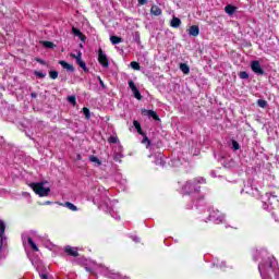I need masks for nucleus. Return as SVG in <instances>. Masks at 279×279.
<instances>
[{"instance_id": "obj_1", "label": "nucleus", "mask_w": 279, "mask_h": 279, "mask_svg": "<svg viewBox=\"0 0 279 279\" xmlns=\"http://www.w3.org/2000/svg\"><path fill=\"white\" fill-rule=\"evenodd\" d=\"M202 179H192L186 181L182 186L183 195H193V193H199L202 190Z\"/></svg>"}, {"instance_id": "obj_2", "label": "nucleus", "mask_w": 279, "mask_h": 279, "mask_svg": "<svg viewBox=\"0 0 279 279\" xmlns=\"http://www.w3.org/2000/svg\"><path fill=\"white\" fill-rule=\"evenodd\" d=\"M29 186L36 195H39V197H47L49 196V193H51V189L45 187V183L43 182L31 183Z\"/></svg>"}, {"instance_id": "obj_3", "label": "nucleus", "mask_w": 279, "mask_h": 279, "mask_svg": "<svg viewBox=\"0 0 279 279\" xmlns=\"http://www.w3.org/2000/svg\"><path fill=\"white\" fill-rule=\"evenodd\" d=\"M98 62L105 69H108V66H110V61L108 60V56L104 53V50L101 48H99L98 50Z\"/></svg>"}, {"instance_id": "obj_4", "label": "nucleus", "mask_w": 279, "mask_h": 279, "mask_svg": "<svg viewBox=\"0 0 279 279\" xmlns=\"http://www.w3.org/2000/svg\"><path fill=\"white\" fill-rule=\"evenodd\" d=\"M251 69L253 71V73H255L256 75H265V70H263V68L260 66L259 61H256V60L252 61Z\"/></svg>"}, {"instance_id": "obj_5", "label": "nucleus", "mask_w": 279, "mask_h": 279, "mask_svg": "<svg viewBox=\"0 0 279 279\" xmlns=\"http://www.w3.org/2000/svg\"><path fill=\"white\" fill-rule=\"evenodd\" d=\"M142 114L148 119H154V121H160V117L154 110L142 109Z\"/></svg>"}, {"instance_id": "obj_6", "label": "nucleus", "mask_w": 279, "mask_h": 279, "mask_svg": "<svg viewBox=\"0 0 279 279\" xmlns=\"http://www.w3.org/2000/svg\"><path fill=\"white\" fill-rule=\"evenodd\" d=\"M76 64H78V66H81V69H83V71L85 73H88V68H86V62H84V60H82V52L81 51L77 52Z\"/></svg>"}, {"instance_id": "obj_7", "label": "nucleus", "mask_w": 279, "mask_h": 279, "mask_svg": "<svg viewBox=\"0 0 279 279\" xmlns=\"http://www.w3.org/2000/svg\"><path fill=\"white\" fill-rule=\"evenodd\" d=\"M150 14H153V16H161L162 15V9H160V7L154 4L150 8Z\"/></svg>"}, {"instance_id": "obj_8", "label": "nucleus", "mask_w": 279, "mask_h": 279, "mask_svg": "<svg viewBox=\"0 0 279 279\" xmlns=\"http://www.w3.org/2000/svg\"><path fill=\"white\" fill-rule=\"evenodd\" d=\"M189 35L194 36V38H196V36H199V26H197V25L190 26Z\"/></svg>"}, {"instance_id": "obj_9", "label": "nucleus", "mask_w": 279, "mask_h": 279, "mask_svg": "<svg viewBox=\"0 0 279 279\" xmlns=\"http://www.w3.org/2000/svg\"><path fill=\"white\" fill-rule=\"evenodd\" d=\"M65 254H68V256H74V258H76V256H80L77 248H73L71 246L65 247Z\"/></svg>"}, {"instance_id": "obj_10", "label": "nucleus", "mask_w": 279, "mask_h": 279, "mask_svg": "<svg viewBox=\"0 0 279 279\" xmlns=\"http://www.w3.org/2000/svg\"><path fill=\"white\" fill-rule=\"evenodd\" d=\"M170 25L174 28L178 29V27H180V25H182V20H180V17L173 16Z\"/></svg>"}, {"instance_id": "obj_11", "label": "nucleus", "mask_w": 279, "mask_h": 279, "mask_svg": "<svg viewBox=\"0 0 279 279\" xmlns=\"http://www.w3.org/2000/svg\"><path fill=\"white\" fill-rule=\"evenodd\" d=\"M59 64H61L66 71H70V73H73V71H75L73 64L66 63V61H59Z\"/></svg>"}, {"instance_id": "obj_12", "label": "nucleus", "mask_w": 279, "mask_h": 279, "mask_svg": "<svg viewBox=\"0 0 279 279\" xmlns=\"http://www.w3.org/2000/svg\"><path fill=\"white\" fill-rule=\"evenodd\" d=\"M179 69L184 75H189V73H191V68L186 63H180Z\"/></svg>"}, {"instance_id": "obj_13", "label": "nucleus", "mask_w": 279, "mask_h": 279, "mask_svg": "<svg viewBox=\"0 0 279 279\" xmlns=\"http://www.w3.org/2000/svg\"><path fill=\"white\" fill-rule=\"evenodd\" d=\"M133 125H134L135 130H137V134H140L141 136H145V132H143V128L141 126V122H138L137 120H134Z\"/></svg>"}, {"instance_id": "obj_14", "label": "nucleus", "mask_w": 279, "mask_h": 279, "mask_svg": "<svg viewBox=\"0 0 279 279\" xmlns=\"http://www.w3.org/2000/svg\"><path fill=\"white\" fill-rule=\"evenodd\" d=\"M225 12L227 14H229V16H232V14H234V12H236V7H234L232 4H228L227 7H225Z\"/></svg>"}, {"instance_id": "obj_15", "label": "nucleus", "mask_w": 279, "mask_h": 279, "mask_svg": "<svg viewBox=\"0 0 279 279\" xmlns=\"http://www.w3.org/2000/svg\"><path fill=\"white\" fill-rule=\"evenodd\" d=\"M72 34H74V36H77L78 38H81V40H84L86 38V36H84L82 31H80V28H76V27H72Z\"/></svg>"}, {"instance_id": "obj_16", "label": "nucleus", "mask_w": 279, "mask_h": 279, "mask_svg": "<svg viewBox=\"0 0 279 279\" xmlns=\"http://www.w3.org/2000/svg\"><path fill=\"white\" fill-rule=\"evenodd\" d=\"M142 136H143V140H142L143 145H146V149H149V147H151V141L145 133Z\"/></svg>"}, {"instance_id": "obj_17", "label": "nucleus", "mask_w": 279, "mask_h": 279, "mask_svg": "<svg viewBox=\"0 0 279 279\" xmlns=\"http://www.w3.org/2000/svg\"><path fill=\"white\" fill-rule=\"evenodd\" d=\"M3 236H5V222L0 220V239L3 242Z\"/></svg>"}, {"instance_id": "obj_18", "label": "nucleus", "mask_w": 279, "mask_h": 279, "mask_svg": "<svg viewBox=\"0 0 279 279\" xmlns=\"http://www.w3.org/2000/svg\"><path fill=\"white\" fill-rule=\"evenodd\" d=\"M110 43L112 45H119V44L123 43V38L113 35L110 37Z\"/></svg>"}, {"instance_id": "obj_19", "label": "nucleus", "mask_w": 279, "mask_h": 279, "mask_svg": "<svg viewBox=\"0 0 279 279\" xmlns=\"http://www.w3.org/2000/svg\"><path fill=\"white\" fill-rule=\"evenodd\" d=\"M65 208H69V210H72L73 213H77V206H75L73 203L71 202H65L64 204Z\"/></svg>"}, {"instance_id": "obj_20", "label": "nucleus", "mask_w": 279, "mask_h": 279, "mask_svg": "<svg viewBox=\"0 0 279 279\" xmlns=\"http://www.w3.org/2000/svg\"><path fill=\"white\" fill-rule=\"evenodd\" d=\"M28 245L32 247L33 252H38V245H36V242L32 238H28Z\"/></svg>"}, {"instance_id": "obj_21", "label": "nucleus", "mask_w": 279, "mask_h": 279, "mask_svg": "<svg viewBox=\"0 0 279 279\" xmlns=\"http://www.w3.org/2000/svg\"><path fill=\"white\" fill-rule=\"evenodd\" d=\"M132 93H133L135 99H137L138 101H141L143 99V95H141V92L138 90V88L133 89Z\"/></svg>"}, {"instance_id": "obj_22", "label": "nucleus", "mask_w": 279, "mask_h": 279, "mask_svg": "<svg viewBox=\"0 0 279 279\" xmlns=\"http://www.w3.org/2000/svg\"><path fill=\"white\" fill-rule=\"evenodd\" d=\"M68 101L69 104H71L72 106H77V98L75 96H69L68 97Z\"/></svg>"}, {"instance_id": "obj_23", "label": "nucleus", "mask_w": 279, "mask_h": 279, "mask_svg": "<svg viewBox=\"0 0 279 279\" xmlns=\"http://www.w3.org/2000/svg\"><path fill=\"white\" fill-rule=\"evenodd\" d=\"M257 106H259V108H267L268 102L265 99H258L257 100Z\"/></svg>"}, {"instance_id": "obj_24", "label": "nucleus", "mask_w": 279, "mask_h": 279, "mask_svg": "<svg viewBox=\"0 0 279 279\" xmlns=\"http://www.w3.org/2000/svg\"><path fill=\"white\" fill-rule=\"evenodd\" d=\"M83 114H85V119L88 121L90 119V109H88L87 107H84Z\"/></svg>"}, {"instance_id": "obj_25", "label": "nucleus", "mask_w": 279, "mask_h": 279, "mask_svg": "<svg viewBox=\"0 0 279 279\" xmlns=\"http://www.w3.org/2000/svg\"><path fill=\"white\" fill-rule=\"evenodd\" d=\"M108 143H110L112 145H117V143H119V137L118 136H110V137H108Z\"/></svg>"}, {"instance_id": "obj_26", "label": "nucleus", "mask_w": 279, "mask_h": 279, "mask_svg": "<svg viewBox=\"0 0 279 279\" xmlns=\"http://www.w3.org/2000/svg\"><path fill=\"white\" fill-rule=\"evenodd\" d=\"M89 160H90V162H96V165H98V167H100V165H101V160H99V158H97L94 155L89 156Z\"/></svg>"}, {"instance_id": "obj_27", "label": "nucleus", "mask_w": 279, "mask_h": 279, "mask_svg": "<svg viewBox=\"0 0 279 279\" xmlns=\"http://www.w3.org/2000/svg\"><path fill=\"white\" fill-rule=\"evenodd\" d=\"M43 45L47 49H53V47H56V44H53L52 41H43Z\"/></svg>"}, {"instance_id": "obj_28", "label": "nucleus", "mask_w": 279, "mask_h": 279, "mask_svg": "<svg viewBox=\"0 0 279 279\" xmlns=\"http://www.w3.org/2000/svg\"><path fill=\"white\" fill-rule=\"evenodd\" d=\"M131 66L132 69H134L135 71H141V63L136 62V61H132L131 62Z\"/></svg>"}, {"instance_id": "obj_29", "label": "nucleus", "mask_w": 279, "mask_h": 279, "mask_svg": "<svg viewBox=\"0 0 279 279\" xmlns=\"http://www.w3.org/2000/svg\"><path fill=\"white\" fill-rule=\"evenodd\" d=\"M240 80H250V74H247L245 71H242L239 73Z\"/></svg>"}, {"instance_id": "obj_30", "label": "nucleus", "mask_w": 279, "mask_h": 279, "mask_svg": "<svg viewBox=\"0 0 279 279\" xmlns=\"http://www.w3.org/2000/svg\"><path fill=\"white\" fill-rule=\"evenodd\" d=\"M36 75V77H39L40 80L47 77V74L46 73H43L40 71H35L34 73Z\"/></svg>"}, {"instance_id": "obj_31", "label": "nucleus", "mask_w": 279, "mask_h": 279, "mask_svg": "<svg viewBox=\"0 0 279 279\" xmlns=\"http://www.w3.org/2000/svg\"><path fill=\"white\" fill-rule=\"evenodd\" d=\"M49 77L50 80H58V71H50Z\"/></svg>"}, {"instance_id": "obj_32", "label": "nucleus", "mask_w": 279, "mask_h": 279, "mask_svg": "<svg viewBox=\"0 0 279 279\" xmlns=\"http://www.w3.org/2000/svg\"><path fill=\"white\" fill-rule=\"evenodd\" d=\"M232 147L235 151H239V149H241V145H239V142L236 141H232Z\"/></svg>"}, {"instance_id": "obj_33", "label": "nucleus", "mask_w": 279, "mask_h": 279, "mask_svg": "<svg viewBox=\"0 0 279 279\" xmlns=\"http://www.w3.org/2000/svg\"><path fill=\"white\" fill-rule=\"evenodd\" d=\"M129 88H131V90H136L138 87H136V84H134V81H130Z\"/></svg>"}, {"instance_id": "obj_34", "label": "nucleus", "mask_w": 279, "mask_h": 279, "mask_svg": "<svg viewBox=\"0 0 279 279\" xmlns=\"http://www.w3.org/2000/svg\"><path fill=\"white\" fill-rule=\"evenodd\" d=\"M113 160H114V162H121V155L120 154H116L113 156Z\"/></svg>"}, {"instance_id": "obj_35", "label": "nucleus", "mask_w": 279, "mask_h": 279, "mask_svg": "<svg viewBox=\"0 0 279 279\" xmlns=\"http://www.w3.org/2000/svg\"><path fill=\"white\" fill-rule=\"evenodd\" d=\"M98 81H99L101 88H106V84L104 83V80H101V77H98Z\"/></svg>"}, {"instance_id": "obj_36", "label": "nucleus", "mask_w": 279, "mask_h": 279, "mask_svg": "<svg viewBox=\"0 0 279 279\" xmlns=\"http://www.w3.org/2000/svg\"><path fill=\"white\" fill-rule=\"evenodd\" d=\"M140 5H147V0H137Z\"/></svg>"}, {"instance_id": "obj_37", "label": "nucleus", "mask_w": 279, "mask_h": 279, "mask_svg": "<svg viewBox=\"0 0 279 279\" xmlns=\"http://www.w3.org/2000/svg\"><path fill=\"white\" fill-rule=\"evenodd\" d=\"M36 62H38L39 64H45V61L43 59H40V58H37Z\"/></svg>"}, {"instance_id": "obj_38", "label": "nucleus", "mask_w": 279, "mask_h": 279, "mask_svg": "<svg viewBox=\"0 0 279 279\" xmlns=\"http://www.w3.org/2000/svg\"><path fill=\"white\" fill-rule=\"evenodd\" d=\"M70 56H71V58H74V60H77V54L71 53Z\"/></svg>"}, {"instance_id": "obj_39", "label": "nucleus", "mask_w": 279, "mask_h": 279, "mask_svg": "<svg viewBox=\"0 0 279 279\" xmlns=\"http://www.w3.org/2000/svg\"><path fill=\"white\" fill-rule=\"evenodd\" d=\"M41 279H49V277H47V275H41Z\"/></svg>"}, {"instance_id": "obj_40", "label": "nucleus", "mask_w": 279, "mask_h": 279, "mask_svg": "<svg viewBox=\"0 0 279 279\" xmlns=\"http://www.w3.org/2000/svg\"><path fill=\"white\" fill-rule=\"evenodd\" d=\"M77 160H82V155H77Z\"/></svg>"}, {"instance_id": "obj_41", "label": "nucleus", "mask_w": 279, "mask_h": 279, "mask_svg": "<svg viewBox=\"0 0 279 279\" xmlns=\"http://www.w3.org/2000/svg\"><path fill=\"white\" fill-rule=\"evenodd\" d=\"M31 97H36V93H32V94H31Z\"/></svg>"}, {"instance_id": "obj_42", "label": "nucleus", "mask_w": 279, "mask_h": 279, "mask_svg": "<svg viewBox=\"0 0 279 279\" xmlns=\"http://www.w3.org/2000/svg\"><path fill=\"white\" fill-rule=\"evenodd\" d=\"M1 247H3V242H0V251H1Z\"/></svg>"}]
</instances>
